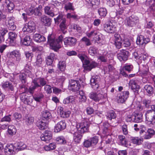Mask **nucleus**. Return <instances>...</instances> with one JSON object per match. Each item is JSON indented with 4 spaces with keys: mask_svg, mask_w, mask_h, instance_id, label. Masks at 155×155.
Listing matches in <instances>:
<instances>
[{
    "mask_svg": "<svg viewBox=\"0 0 155 155\" xmlns=\"http://www.w3.org/2000/svg\"><path fill=\"white\" fill-rule=\"evenodd\" d=\"M144 88L146 91L149 96H153V95L154 94L153 88L151 86L146 85L144 86Z\"/></svg>",
    "mask_w": 155,
    "mask_h": 155,
    "instance_id": "obj_30",
    "label": "nucleus"
},
{
    "mask_svg": "<svg viewBox=\"0 0 155 155\" xmlns=\"http://www.w3.org/2000/svg\"><path fill=\"white\" fill-rule=\"evenodd\" d=\"M80 85L78 81L71 80L69 81V88L74 91H78L80 88Z\"/></svg>",
    "mask_w": 155,
    "mask_h": 155,
    "instance_id": "obj_9",
    "label": "nucleus"
},
{
    "mask_svg": "<svg viewBox=\"0 0 155 155\" xmlns=\"http://www.w3.org/2000/svg\"><path fill=\"white\" fill-rule=\"evenodd\" d=\"M129 93L128 91H125L121 92L120 94V95L123 98L124 100L125 101L128 97Z\"/></svg>",
    "mask_w": 155,
    "mask_h": 155,
    "instance_id": "obj_52",
    "label": "nucleus"
},
{
    "mask_svg": "<svg viewBox=\"0 0 155 155\" xmlns=\"http://www.w3.org/2000/svg\"><path fill=\"white\" fill-rule=\"evenodd\" d=\"M89 123L87 121H84L77 125L78 130L81 133H84L87 132L88 130Z\"/></svg>",
    "mask_w": 155,
    "mask_h": 155,
    "instance_id": "obj_4",
    "label": "nucleus"
},
{
    "mask_svg": "<svg viewBox=\"0 0 155 155\" xmlns=\"http://www.w3.org/2000/svg\"><path fill=\"white\" fill-rule=\"evenodd\" d=\"M36 124L38 128L41 130H45L48 127L47 124L45 122L40 120H39L37 121Z\"/></svg>",
    "mask_w": 155,
    "mask_h": 155,
    "instance_id": "obj_26",
    "label": "nucleus"
},
{
    "mask_svg": "<svg viewBox=\"0 0 155 155\" xmlns=\"http://www.w3.org/2000/svg\"><path fill=\"white\" fill-rule=\"evenodd\" d=\"M142 120V114L141 113L135 114L133 121L136 123L141 122Z\"/></svg>",
    "mask_w": 155,
    "mask_h": 155,
    "instance_id": "obj_32",
    "label": "nucleus"
},
{
    "mask_svg": "<svg viewBox=\"0 0 155 155\" xmlns=\"http://www.w3.org/2000/svg\"><path fill=\"white\" fill-rule=\"evenodd\" d=\"M8 25V27L10 30H14L16 28V27L14 24V21L12 18H10L9 19Z\"/></svg>",
    "mask_w": 155,
    "mask_h": 155,
    "instance_id": "obj_35",
    "label": "nucleus"
},
{
    "mask_svg": "<svg viewBox=\"0 0 155 155\" xmlns=\"http://www.w3.org/2000/svg\"><path fill=\"white\" fill-rule=\"evenodd\" d=\"M36 29L35 23L32 21H29L28 23L25 24L22 29V31L24 32L31 33L34 32Z\"/></svg>",
    "mask_w": 155,
    "mask_h": 155,
    "instance_id": "obj_5",
    "label": "nucleus"
},
{
    "mask_svg": "<svg viewBox=\"0 0 155 155\" xmlns=\"http://www.w3.org/2000/svg\"><path fill=\"white\" fill-rule=\"evenodd\" d=\"M44 11L45 14L50 16L53 17L54 15L52 9H51L50 7L48 6L45 7L44 8Z\"/></svg>",
    "mask_w": 155,
    "mask_h": 155,
    "instance_id": "obj_33",
    "label": "nucleus"
},
{
    "mask_svg": "<svg viewBox=\"0 0 155 155\" xmlns=\"http://www.w3.org/2000/svg\"><path fill=\"white\" fill-rule=\"evenodd\" d=\"M52 133L49 130H46L45 133L41 136V139L42 141L46 143L49 142V141L52 138Z\"/></svg>",
    "mask_w": 155,
    "mask_h": 155,
    "instance_id": "obj_12",
    "label": "nucleus"
},
{
    "mask_svg": "<svg viewBox=\"0 0 155 155\" xmlns=\"http://www.w3.org/2000/svg\"><path fill=\"white\" fill-rule=\"evenodd\" d=\"M17 35L13 31L9 33V38L7 41L9 42V44L11 46H14L15 44V41Z\"/></svg>",
    "mask_w": 155,
    "mask_h": 155,
    "instance_id": "obj_18",
    "label": "nucleus"
},
{
    "mask_svg": "<svg viewBox=\"0 0 155 155\" xmlns=\"http://www.w3.org/2000/svg\"><path fill=\"white\" fill-rule=\"evenodd\" d=\"M33 38L35 41L38 42H43L46 40L45 37L37 33L34 34Z\"/></svg>",
    "mask_w": 155,
    "mask_h": 155,
    "instance_id": "obj_24",
    "label": "nucleus"
},
{
    "mask_svg": "<svg viewBox=\"0 0 155 155\" xmlns=\"http://www.w3.org/2000/svg\"><path fill=\"white\" fill-rule=\"evenodd\" d=\"M17 150H23L26 147V145L22 142H18L15 144Z\"/></svg>",
    "mask_w": 155,
    "mask_h": 155,
    "instance_id": "obj_38",
    "label": "nucleus"
},
{
    "mask_svg": "<svg viewBox=\"0 0 155 155\" xmlns=\"http://www.w3.org/2000/svg\"><path fill=\"white\" fill-rule=\"evenodd\" d=\"M108 54H106L101 55L98 57V59L101 62H106L108 60Z\"/></svg>",
    "mask_w": 155,
    "mask_h": 155,
    "instance_id": "obj_40",
    "label": "nucleus"
},
{
    "mask_svg": "<svg viewBox=\"0 0 155 155\" xmlns=\"http://www.w3.org/2000/svg\"><path fill=\"white\" fill-rule=\"evenodd\" d=\"M63 36L61 35L57 38H55L54 35H49L48 37V43L51 47L52 49L57 51L61 48L62 43Z\"/></svg>",
    "mask_w": 155,
    "mask_h": 155,
    "instance_id": "obj_1",
    "label": "nucleus"
},
{
    "mask_svg": "<svg viewBox=\"0 0 155 155\" xmlns=\"http://www.w3.org/2000/svg\"><path fill=\"white\" fill-rule=\"evenodd\" d=\"M46 80L43 78H38L34 79L32 81L31 86L29 88V91L32 94L36 88L43 86L46 84Z\"/></svg>",
    "mask_w": 155,
    "mask_h": 155,
    "instance_id": "obj_2",
    "label": "nucleus"
},
{
    "mask_svg": "<svg viewBox=\"0 0 155 155\" xmlns=\"http://www.w3.org/2000/svg\"><path fill=\"white\" fill-rule=\"evenodd\" d=\"M58 68L61 71H64L65 68V62L64 61H60L58 64Z\"/></svg>",
    "mask_w": 155,
    "mask_h": 155,
    "instance_id": "obj_54",
    "label": "nucleus"
},
{
    "mask_svg": "<svg viewBox=\"0 0 155 155\" xmlns=\"http://www.w3.org/2000/svg\"><path fill=\"white\" fill-rule=\"evenodd\" d=\"M67 17L68 18H72L74 19L78 20L79 19L78 16L75 15H72L70 13H68L67 15Z\"/></svg>",
    "mask_w": 155,
    "mask_h": 155,
    "instance_id": "obj_63",
    "label": "nucleus"
},
{
    "mask_svg": "<svg viewBox=\"0 0 155 155\" xmlns=\"http://www.w3.org/2000/svg\"><path fill=\"white\" fill-rule=\"evenodd\" d=\"M78 56L82 61L84 69L86 70L90 71L92 69L95 68L97 66V64L96 62H89L82 54H79L78 55Z\"/></svg>",
    "mask_w": 155,
    "mask_h": 155,
    "instance_id": "obj_3",
    "label": "nucleus"
},
{
    "mask_svg": "<svg viewBox=\"0 0 155 155\" xmlns=\"http://www.w3.org/2000/svg\"><path fill=\"white\" fill-rule=\"evenodd\" d=\"M100 81L99 76L93 77L90 80L91 84L93 88L97 89L99 87V82Z\"/></svg>",
    "mask_w": 155,
    "mask_h": 155,
    "instance_id": "obj_15",
    "label": "nucleus"
},
{
    "mask_svg": "<svg viewBox=\"0 0 155 155\" xmlns=\"http://www.w3.org/2000/svg\"><path fill=\"white\" fill-rule=\"evenodd\" d=\"M40 19L41 23L45 26H49L51 25V19L46 16L44 15L41 16Z\"/></svg>",
    "mask_w": 155,
    "mask_h": 155,
    "instance_id": "obj_19",
    "label": "nucleus"
},
{
    "mask_svg": "<svg viewBox=\"0 0 155 155\" xmlns=\"http://www.w3.org/2000/svg\"><path fill=\"white\" fill-rule=\"evenodd\" d=\"M33 99L31 97H29L25 99L24 102L25 104H30L32 102Z\"/></svg>",
    "mask_w": 155,
    "mask_h": 155,
    "instance_id": "obj_58",
    "label": "nucleus"
},
{
    "mask_svg": "<svg viewBox=\"0 0 155 155\" xmlns=\"http://www.w3.org/2000/svg\"><path fill=\"white\" fill-rule=\"evenodd\" d=\"M116 117V114L113 110L110 111L107 113V119L110 120H111L112 119H115Z\"/></svg>",
    "mask_w": 155,
    "mask_h": 155,
    "instance_id": "obj_34",
    "label": "nucleus"
},
{
    "mask_svg": "<svg viewBox=\"0 0 155 155\" xmlns=\"http://www.w3.org/2000/svg\"><path fill=\"white\" fill-rule=\"evenodd\" d=\"M42 61V59L41 55H38L37 56L36 61L35 63V65L37 66H40Z\"/></svg>",
    "mask_w": 155,
    "mask_h": 155,
    "instance_id": "obj_45",
    "label": "nucleus"
},
{
    "mask_svg": "<svg viewBox=\"0 0 155 155\" xmlns=\"http://www.w3.org/2000/svg\"><path fill=\"white\" fill-rule=\"evenodd\" d=\"M54 20L56 23L59 24L61 22L60 27L62 31H63L66 28V19L62 15H59L56 18H54Z\"/></svg>",
    "mask_w": 155,
    "mask_h": 155,
    "instance_id": "obj_7",
    "label": "nucleus"
},
{
    "mask_svg": "<svg viewBox=\"0 0 155 155\" xmlns=\"http://www.w3.org/2000/svg\"><path fill=\"white\" fill-rule=\"evenodd\" d=\"M132 141L134 144L139 145L141 143L142 140L140 138H134Z\"/></svg>",
    "mask_w": 155,
    "mask_h": 155,
    "instance_id": "obj_61",
    "label": "nucleus"
},
{
    "mask_svg": "<svg viewBox=\"0 0 155 155\" xmlns=\"http://www.w3.org/2000/svg\"><path fill=\"white\" fill-rule=\"evenodd\" d=\"M150 41V39L148 38H145L143 35H140L138 36L136 41L137 45H140L146 44Z\"/></svg>",
    "mask_w": 155,
    "mask_h": 155,
    "instance_id": "obj_17",
    "label": "nucleus"
},
{
    "mask_svg": "<svg viewBox=\"0 0 155 155\" xmlns=\"http://www.w3.org/2000/svg\"><path fill=\"white\" fill-rule=\"evenodd\" d=\"M90 98L95 101H98L103 98L104 96L101 94H97L94 92H91L89 94Z\"/></svg>",
    "mask_w": 155,
    "mask_h": 155,
    "instance_id": "obj_21",
    "label": "nucleus"
},
{
    "mask_svg": "<svg viewBox=\"0 0 155 155\" xmlns=\"http://www.w3.org/2000/svg\"><path fill=\"white\" fill-rule=\"evenodd\" d=\"M59 119L57 117L54 120L55 123L58 122L54 127V131L58 133L61 130L64 129L66 127V124L64 120H61L59 122Z\"/></svg>",
    "mask_w": 155,
    "mask_h": 155,
    "instance_id": "obj_6",
    "label": "nucleus"
},
{
    "mask_svg": "<svg viewBox=\"0 0 155 155\" xmlns=\"http://www.w3.org/2000/svg\"><path fill=\"white\" fill-rule=\"evenodd\" d=\"M7 147L11 151L14 153V154H15L16 152L18 151V150H17V148L15 146H14L13 144H10L7 146Z\"/></svg>",
    "mask_w": 155,
    "mask_h": 155,
    "instance_id": "obj_51",
    "label": "nucleus"
},
{
    "mask_svg": "<svg viewBox=\"0 0 155 155\" xmlns=\"http://www.w3.org/2000/svg\"><path fill=\"white\" fill-rule=\"evenodd\" d=\"M93 146L95 145L98 142V139L97 136L94 137L90 139Z\"/></svg>",
    "mask_w": 155,
    "mask_h": 155,
    "instance_id": "obj_59",
    "label": "nucleus"
},
{
    "mask_svg": "<svg viewBox=\"0 0 155 155\" xmlns=\"http://www.w3.org/2000/svg\"><path fill=\"white\" fill-rule=\"evenodd\" d=\"M143 104L147 108H149L151 103V100L149 99H145L142 101Z\"/></svg>",
    "mask_w": 155,
    "mask_h": 155,
    "instance_id": "obj_55",
    "label": "nucleus"
},
{
    "mask_svg": "<svg viewBox=\"0 0 155 155\" xmlns=\"http://www.w3.org/2000/svg\"><path fill=\"white\" fill-rule=\"evenodd\" d=\"M34 15L35 16H41V9L40 6L34 9Z\"/></svg>",
    "mask_w": 155,
    "mask_h": 155,
    "instance_id": "obj_48",
    "label": "nucleus"
},
{
    "mask_svg": "<svg viewBox=\"0 0 155 155\" xmlns=\"http://www.w3.org/2000/svg\"><path fill=\"white\" fill-rule=\"evenodd\" d=\"M4 5L6 7L8 12L12 13L14 8V4L9 0H5Z\"/></svg>",
    "mask_w": 155,
    "mask_h": 155,
    "instance_id": "obj_23",
    "label": "nucleus"
},
{
    "mask_svg": "<svg viewBox=\"0 0 155 155\" xmlns=\"http://www.w3.org/2000/svg\"><path fill=\"white\" fill-rule=\"evenodd\" d=\"M11 116V115H10L8 116H6L2 118L0 121L2 122H9L11 120V118L10 117Z\"/></svg>",
    "mask_w": 155,
    "mask_h": 155,
    "instance_id": "obj_60",
    "label": "nucleus"
},
{
    "mask_svg": "<svg viewBox=\"0 0 155 155\" xmlns=\"http://www.w3.org/2000/svg\"><path fill=\"white\" fill-rule=\"evenodd\" d=\"M74 100V97L72 96H70L64 99L63 103L64 104H69L71 103Z\"/></svg>",
    "mask_w": 155,
    "mask_h": 155,
    "instance_id": "obj_44",
    "label": "nucleus"
},
{
    "mask_svg": "<svg viewBox=\"0 0 155 155\" xmlns=\"http://www.w3.org/2000/svg\"><path fill=\"white\" fill-rule=\"evenodd\" d=\"M64 41L65 45L73 47L76 45L77 40L76 38L73 37H69L65 38Z\"/></svg>",
    "mask_w": 155,
    "mask_h": 155,
    "instance_id": "obj_11",
    "label": "nucleus"
},
{
    "mask_svg": "<svg viewBox=\"0 0 155 155\" xmlns=\"http://www.w3.org/2000/svg\"><path fill=\"white\" fill-rule=\"evenodd\" d=\"M114 44L117 48H120L122 42H121V38L120 35L116 33L114 34Z\"/></svg>",
    "mask_w": 155,
    "mask_h": 155,
    "instance_id": "obj_22",
    "label": "nucleus"
},
{
    "mask_svg": "<svg viewBox=\"0 0 155 155\" xmlns=\"http://www.w3.org/2000/svg\"><path fill=\"white\" fill-rule=\"evenodd\" d=\"M31 43V40L29 36L26 35L24 38L23 44L25 45H29Z\"/></svg>",
    "mask_w": 155,
    "mask_h": 155,
    "instance_id": "obj_42",
    "label": "nucleus"
},
{
    "mask_svg": "<svg viewBox=\"0 0 155 155\" xmlns=\"http://www.w3.org/2000/svg\"><path fill=\"white\" fill-rule=\"evenodd\" d=\"M118 139L119 144L124 147H127V141L124 136L122 135H119Z\"/></svg>",
    "mask_w": 155,
    "mask_h": 155,
    "instance_id": "obj_25",
    "label": "nucleus"
},
{
    "mask_svg": "<svg viewBox=\"0 0 155 155\" xmlns=\"http://www.w3.org/2000/svg\"><path fill=\"white\" fill-rule=\"evenodd\" d=\"M2 86L4 88L9 91H13L14 89V87L12 84L8 81L4 82Z\"/></svg>",
    "mask_w": 155,
    "mask_h": 155,
    "instance_id": "obj_31",
    "label": "nucleus"
},
{
    "mask_svg": "<svg viewBox=\"0 0 155 155\" xmlns=\"http://www.w3.org/2000/svg\"><path fill=\"white\" fill-rule=\"evenodd\" d=\"M122 44L124 47H128L131 45L130 41L128 38H125L123 41Z\"/></svg>",
    "mask_w": 155,
    "mask_h": 155,
    "instance_id": "obj_43",
    "label": "nucleus"
},
{
    "mask_svg": "<svg viewBox=\"0 0 155 155\" xmlns=\"http://www.w3.org/2000/svg\"><path fill=\"white\" fill-rule=\"evenodd\" d=\"M84 145L85 147L87 148L93 146L90 139L85 141L84 143Z\"/></svg>",
    "mask_w": 155,
    "mask_h": 155,
    "instance_id": "obj_57",
    "label": "nucleus"
},
{
    "mask_svg": "<svg viewBox=\"0 0 155 155\" xmlns=\"http://www.w3.org/2000/svg\"><path fill=\"white\" fill-rule=\"evenodd\" d=\"M54 57L55 54L52 53H51L50 55L46 59V63L48 65H51V67H53V65L52 64Z\"/></svg>",
    "mask_w": 155,
    "mask_h": 155,
    "instance_id": "obj_27",
    "label": "nucleus"
},
{
    "mask_svg": "<svg viewBox=\"0 0 155 155\" xmlns=\"http://www.w3.org/2000/svg\"><path fill=\"white\" fill-rule=\"evenodd\" d=\"M86 1L92 6L94 5H97L100 2V0H86Z\"/></svg>",
    "mask_w": 155,
    "mask_h": 155,
    "instance_id": "obj_46",
    "label": "nucleus"
},
{
    "mask_svg": "<svg viewBox=\"0 0 155 155\" xmlns=\"http://www.w3.org/2000/svg\"><path fill=\"white\" fill-rule=\"evenodd\" d=\"M129 84L132 89L135 90L136 91L138 92V90L140 89V86L137 84L136 81L133 80H130Z\"/></svg>",
    "mask_w": 155,
    "mask_h": 155,
    "instance_id": "obj_28",
    "label": "nucleus"
},
{
    "mask_svg": "<svg viewBox=\"0 0 155 155\" xmlns=\"http://www.w3.org/2000/svg\"><path fill=\"white\" fill-rule=\"evenodd\" d=\"M127 24L129 26L135 25L138 21V18L134 15H131L127 19Z\"/></svg>",
    "mask_w": 155,
    "mask_h": 155,
    "instance_id": "obj_20",
    "label": "nucleus"
},
{
    "mask_svg": "<svg viewBox=\"0 0 155 155\" xmlns=\"http://www.w3.org/2000/svg\"><path fill=\"white\" fill-rule=\"evenodd\" d=\"M10 54L12 57L15 58V62L18 64L21 60V54L19 51L15 50L11 52Z\"/></svg>",
    "mask_w": 155,
    "mask_h": 155,
    "instance_id": "obj_16",
    "label": "nucleus"
},
{
    "mask_svg": "<svg viewBox=\"0 0 155 155\" xmlns=\"http://www.w3.org/2000/svg\"><path fill=\"white\" fill-rule=\"evenodd\" d=\"M4 150L6 155H12L14 154V153L11 151L7 147L5 148Z\"/></svg>",
    "mask_w": 155,
    "mask_h": 155,
    "instance_id": "obj_64",
    "label": "nucleus"
},
{
    "mask_svg": "<svg viewBox=\"0 0 155 155\" xmlns=\"http://www.w3.org/2000/svg\"><path fill=\"white\" fill-rule=\"evenodd\" d=\"M98 13L99 15L101 17H105L107 13L106 9L104 8H101L98 10Z\"/></svg>",
    "mask_w": 155,
    "mask_h": 155,
    "instance_id": "obj_37",
    "label": "nucleus"
},
{
    "mask_svg": "<svg viewBox=\"0 0 155 155\" xmlns=\"http://www.w3.org/2000/svg\"><path fill=\"white\" fill-rule=\"evenodd\" d=\"M42 117L48 120L51 117L50 113L47 110L43 111L42 112Z\"/></svg>",
    "mask_w": 155,
    "mask_h": 155,
    "instance_id": "obj_39",
    "label": "nucleus"
},
{
    "mask_svg": "<svg viewBox=\"0 0 155 155\" xmlns=\"http://www.w3.org/2000/svg\"><path fill=\"white\" fill-rule=\"evenodd\" d=\"M31 69V67L28 64H26L25 67L24 71L28 74V75H30L31 74V72L30 71Z\"/></svg>",
    "mask_w": 155,
    "mask_h": 155,
    "instance_id": "obj_56",
    "label": "nucleus"
},
{
    "mask_svg": "<svg viewBox=\"0 0 155 155\" xmlns=\"http://www.w3.org/2000/svg\"><path fill=\"white\" fill-rule=\"evenodd\" d=\"M56 146L54 143H50L48 145L45 146L44 147V149L46 151H49L53 150L55 149Z\"/></svg>",
    "mask_w": 155,
    "mask_h": 155,
    "instance_id": "obj_41",
    "label": "nucleus"
},
{
    "mask_svg": "<svg viewBox=\"0 0 155 155\" xmlns=\"http://www.w3.org/2000/svg\"><path fill=\"white\" fill-rule=\"evenodd\" d=\"M64 8L67 11L69 10H74L72 6V3L70 2H68V3L65 4Z\"/></svg>",
    "mask_w": 155,
    "mask_h": 155,
    "instance_id": "obj_53",
    "label": "nucleus"
},
{
    "mask_svg": "<svg viewBox=\"0 0 155 155\" xmlns=\"http://www.w3.org/2000/svg\"><path fill=\"white\" fill-rule=\"evenodd\" d=\"M129 56V52L124 49L120 50L117 55L118 59L121 61H126Z\"/></svg>",
    "mask_w": 155,
    "mask_h": 155,
    "instance_id": "obj_8",
    "label": "nucleus"
},
{
    "mask_svg": "<svg viewBox=\"0 0 155 155\" xmlns=\"http://www.w3.org/2000/svg\"><path fill=\"white\" fill-rule=\"evenodd\" d=\"M116 27L111 22L106 23L104 25V30L107 32L112 33L116 31Z\"/></svg>",
    "mask_w": 155,
    "mask_h": 155,
    "instance_id": "obj_13",
    "label": "nucleus"
},
{
    "mask_svg": "<svg viewBox=\"0 0 155 155\" xmlns=\"http://www.w3.org/2000/svg\"><path fill=\"white\" fill-rule=\"evenodd\" d=\"M154 111L152 110H147L145 114L146 119L148 121L150 122V124H154Z\"/></svg>",
    "mask_w": 155,
    "mask_h": 155,
    "instance_id": "obj_10",
    "label": "nucleus"
},
{
    "mask_svg": "<svg viewBox=\"0 0 155 155\" xmlns=\"http://www.w3.org/2000/svg\"><path fill=\"white\" fill-rule=\"evenodd\" d=\"M74 128H75V127L73 126L71 127L70 133L73 135V139L74 142L76 143H79L82 138V135L78 132H75L74 130H73L72 129Z\"/></svg>",
    "mask_w": 155,
    "mask_h": 155,
    "instance_id": "obj_14",
    "label": "nucleus"
},
{
    "mask_svg": "<svg viewBox=\"0 0 155 155\" xmlns=\"http://www.w3.org/2000/svg\"><path fill=\"white\" fill-rule=\"evenodd\" d=\"M62 107H60L59 111L61 117L63 118H67L69 117L71 114V112L69 111H64Z\"/></svg>",
    "mask_w": 155,
    "mask_h": 155,
    "instance_id": "obj_29",
    "label": "nucleus"
},
{
    "mask_svg": "<svg viewBox=\"0 0 155 155\" xmlns=\"http://www.w3.org/2000/svg\"><path fill=\"white\" fill-rule=\"evenodd\" d=\"M16 131V130L14 126L11 125L8 127V132L11 135L15 134Z\"/></svg>",
    "mask_w": 155,
    "mask_h": 155,
    "instance_id": "obj_36",
    "label": "nucleus"
},
{
    "mask_svg": "<svg viewBox=\"0 0 155 155\" xmlns=\"http://www.w3.org/2000/svg\"><path fill=\"white\" fill-rule=\"evenodd\" d=\"M82 41L84 42V44L87 46H89L92 45V43L90 39L86 37H84L81 40Z\"/></svg>",
    "mask_w": 155,
    "mask_h": 155,
    "instance_id": "obj_47",
    "label": "nucleus"
},
{
    "mask_svg": "<svg viewBox=\"0 0 155 155\" xmlns=\"http://www.w3.org/2000/svg\"><path fill=\"white\" fill-rule=\"evenodd\" d=\"M56 140L59 144H63L66 143L65 140L63 137H59L57 138Z\"/></svg>",
    "mask_w": 155,
    "mask_h": 155,
    "instance_id": "obj_62",
    "label": "nucleus"
},
{
    "mask_svg": "<svg viewBox=\"0 0 155 155\" xmlns=\"http://www.w3.org/2000/svg\"><path fill=\"white\" fill-rule=\"evenodd\" d=\"M26 74L24 73L21 74L19 75V79L23 84H25L26 82Z\"/></svg>",
    "mask_w": 155,
    "mask_h": 155,
    "instance_id": "obj_50",
    "label": "nucleus"
},
{
    "mask_svg": "<svg viewBox=\"0 0 155 155\" xmlns=\"http://www.w3.org/2000/svg\"><path fill=\"white\" fill-rule=\"evenodd\" d=\"M89 54L92 56H94L97 53L96 49L94 46L91 47L88 50Z\"/></svg>",
    "mask_w": 155,
    "mask_h": 155,
    "instance_id": "obj_49",
    "label": "nucleus"
}]
</instances>
